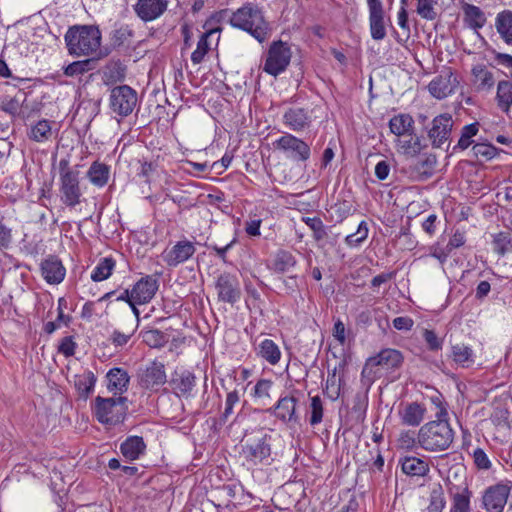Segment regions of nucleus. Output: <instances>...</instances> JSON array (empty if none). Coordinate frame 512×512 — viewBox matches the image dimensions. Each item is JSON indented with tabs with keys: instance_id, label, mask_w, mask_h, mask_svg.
I'll use <instances>...</instances> for the list:
<instances>
[{
	"instance_id": "1",
	"label": "nucleus",
	"mask_w": 512,
	"mask_h": 512,
	"mask_svg": "<svg viewBox=\"0 0 512 512\" xmlns=\"http://www.w3.org/2000/svg\"><path fill=\"white\" fill-rule=\"evenodd\" d=\"M455 432L447 418H436L420 427L417 445L427 452H442L451 447Z\"/></svg>"
},
{
	"instance_id": "2",
	"label": "nucleus",
	"mask_w": 512,
	"mask_h": 512,
	"mask_svg": "<svg viewBox=\"0 0 512 512\" xmlns=\"http://www.w3.org/2000/svg\"><path fill=\"white\" fill-rule=\"evenodd\" d=\"M64 39L70 55L89 56L99 49L101 32L95 26L77 25L68 29Z\"/></svg>"
},
{
	"instance_id": "3",
	"label": "nucleus",
	"mask_w": 512,
	"mask_h": 512,
	"mask_svg": "<svg viewBox=\"0 0 512 512\" xmlns=\"http://www.w3.org/2000/svg\"><path fill=\"white\" fill-rule=\"evenodd\" d=\"M230 23L233 27L247 31L260 43L267 40L271 33L262 11L253 4H246L233 12Z\"/></svg>"
},
{
	"instance_id": "4",
	"label": "nucleus",
	"mask_w": 512,
	"mask_h": 512,
	"mask_svg": "<svg viewBox=\"0 0 512 512\" xmlns=\"http://www.w3.org/2000/svg\"><path fill=\"white\" fill-rule=\"evenodd\" d=\"M58 170L60 201L68 208H75L81 203L83 196L80 172L70 166L69 155L60 159Z\"/></svg>"
},
{
	"instance_id": "5",
	"label": "nucleus",
	"mask_w": 512,
	"mask_h": 512,
	"mask_svg": "<svg viewBox=\"0 0 512 512\" xmlns=\"http://www.w3.org/2000/svg\"><path fill=\"white\" fill-rule=\"evenodd\" d=\"M403 354L392 348L382 349L377 355L369 357L362 369L361 376L372 383L384 373H391L401 368Z\"/></svg>"
},
{
	"instance_id": "6",
	"label": "nucleus",
	"mask_w": 512,
	"mask_h": 512,
	"mask_svg": "<svg viewBox=\"0 0 512 512\" xmlns=\"http://www.w3.org/2000/svg\"><path fill=\"white\" fill-rule=\"evenodd\" d=\"M128 399L124 396L103 398L97 396L93 411L97 420L102 424L117 425L125 420L128 410Z\"/></svg>"
},
{
	"instance_id": "7",
	"label": "nucleus",
	"mask_w": 512,
	"mask_h": 512,
	"mask_svg": "<svg viewBox=\"0 0 512 512\" xmlns=\"http://www.w3.org/2000/svg\"><path fill=\"white\" fill-rule=\"evenodd\" d=\"M271 436L263 430L252 433L242 445V455L254 465L262 463L271 455Z\"/></svg>"
},
{
	"instance_id": "8",
	"label": "nucleus",
	"mask_w": 512,
	"mask_h": 512,
	"mask_svg": "<svg viewBox=\"0 0 512 512\" xmlns=\"http://www.w3.org/2000/svg\"><path fill=\"white\" fill-rule=\"evenodd\" d=\"M138 102L137 92L128 85L114 87L110 91L109 106L121 117L130 115Z\"/></svg>"
},
{
	"instance_id": "9",
	"label": "nucleus",
	"mask_w": 512,
	"mask_h": 512,
	"mask_svg": "<svg viewBox=\"0 0 512 512\" xmlns=\"http://www.w3.org/2000/svg\"><path fill=\"white\" fill-rule=\"evenodd\" d=\"M291 60V50L287 43L281 40L273 42L267 52L263 70L277 76L286 70Z\"/></svg>"
},
{
	"instance_id": "10",
	"label": "nucleus",
	"mask_w": 512,
	"mask_h": 512,
	"mask_svg": "<svg viewBox=\"0 0 512 512\" xmlns=\"http://www.w3.org/2000/svg\"><path fill=\"white\" fill-rule=\"evenodd\" d=\"M453 126L454 120L449 113L440 114L432 120L428 138L433 148H443L446 145V150H448Z\"/></svg>"
},
{
	"instance_id": "11",
	"label": "nucleus",
	"mask_w": 512,
	"mask_h": 512,
	"mask_svg": "<svg viewBox=\"0 0 512 512\" xmlns=\"http://www.w3.org/2000/svg\"><path fill=\"white\" fill-rule=\"evenodd\" d=\"M512 489V482H500L488 487L482 496V507L487 512H503Z\"/></svg>"
},
{
	"instance_id": "12",
	"label": "nucleus",
	"mask_w": 512,
	"mask_h": 512,
	"mask_svg": "<svg viewBox=\"0 0 512 512\" xmlns=\"http://www.w3.org/2000/svg\"><path fill=\"white\" fill-rule=\"evenodd\" d=\"M166 381L165 365L157 360L152 361L138 372V383L144 389L156 391Z\"/></svg>"
},
{
	"instance_id": "13",
	"label": "nucleus",
	"mask_w": 512,
	"mask_h": 512,
	"mask_svg": "<svg viewBox=\"0 0 512 512\" xmlns=\"http://www.w3.org/2000/svg\"><path fill=\"white\" fill-rule=\"evenodd\" d=\"M273 146L277 150L289 152L291 157L297 161L305 162L310 158L311 150L309 145L302 139L286 133L278 138Z\"/></svg>"
},
{
	"instance_id": "14",
	"label": "nucleus",
	"mask_w": 512,
	"mask_h": 512,
	"mask_svg": "<svg viewBox=\"0 0 512 512\" xmlns=\"http://www.w3.org/2000/svg\"><path fill=\"white\" fill-rule=\"evenodd\" d=\"M459 84L451 68H445L428 85L430 94L437 99H444L455 91Z\"/></svg>"
},
{
	"instance_id": "15",
	"label": "nucleus",
	"mask_w": 512,
	"mask_h": 512,
	"mask_svg": "<svg viewBox=\"0 0 512 512\" xmlns=\"http://www.w3.org/2000/svg\"><path fill=\"white\" fill-rule=\"evenodd\" d=\"M215 287L220 301L234 304L241 297L239 281L233 274L223 273L219 275Z\"/></svg>"
},
{
	"instance_id": "16",
	"label": "nucleus",
	"mask_w": 512,
	"mask_h": 512,
	"mask_svg": "<svg viewBox=\"0 0 512 512\" xmlns=\"http://www.w3.org/2000/svg\"><path fill=\"white\" fill-rule=\"evenodd\" d=\"M446 485L451 498L450 512H470L472 492L468 485L465 482L458 485L454 484L450 478L447 479Z\"/></svg>"
},
{
	"instance_id": "17",
	"label": "nucleus",
	"mask_w": 512,
	"mask_h": 512,
	"mask_svg": "<svg viewBox=\"0 0 512 512\" xmlns=\"http://www.w3.org/2000/svg\"><path fill=\"white\" fill-rule=\"evenodd\" d=\"M196 251L193 242L188 240L178 241L170 249L162 252V259L169 267H177L178 265L190 259Z\"/></svg>"
},
{
	"instance_id": "18",
	"label": "nucleus",
	"mask_w": 512,
	"mask_h": 512,
	"mask_svg": "<svg viewBox=\"0 0 512 512\" xmlns=\"http://www.w3.org/2000/svg\"><path fill=\"white\" fill-rule=\"evenodd\" d=\"M1 110L12 118L25 120L30 117V106L27 101V94L19 90L13 97H5L1 101Z\"/></svg>"
},
{
	"instance_id": "19",
	"label": "nucleus",
	"mask_w": 512,
	"mask_h": 512,
	"mask_svg": "<svg viewBox=\"0 0 512 512\" xmlns=\"http://www.w3.org/2000/svg\"><path fill=\"white\" fill-rule=\"evenodd\" d=\"M159 283L153 275L141 277L132 287L134 302L139 305L149 303L158 291Z\"/></svg>"
},
{
	"instance_id": "20",
	"label": "nucleus",
	"mask_w": 512,
	"mask_h": 512,
	"mask_svg": "<svg viewBox=\"0 0 512 512\" xmlns=\"http://www.w3.org/2000/svg\"><path fill=\"white\" fill-rule=\"evenodd\" d=\"M283 123L294 132L304 131L311 126V111L302 107H291L284 112Z\"/></svg>"
},
{
	"instance_id": "21",
	"label": "nucleus",
	"mask_w": 512,
	"mask_h": 512,
	"mask_svg": "<svg viewBox=\"0 0 512 512\" xmlns=\"http://www.w3.org/2000/svg\"><path fill=\"white\" fill-rule=\"evenodd\" d=\"M369 9V24L371 37L382 40L386 36L384 23V8L381 0H366Z\"/></svg>"
},
{
	"instance_id": "22",
	"label": "nucleus",
	"mask_w": 512,
	"mask_h": 512,
	"mask_svg": "<svg viewBox=\"0 0 512 512\" xmlns=\"http://www.w3.org/2000/svg\"><path fill=\"white\" fill-rule=\"evenodd\" d=\"M168 3V0H137L134 11L142 21L149 22L163 15Z\"/></svg>"
},
{
	"instance_id": "23",
	"label": "nucleus",
	"mask_w": 512,
	"mask_h": 512,
	"mask_svg": "<svg viewBox=\"0 0 512 512\" xmlns=\"http://www.w3.org/2000/svg\"><path fill=\"white\" fill-rule=\"evenodd\" d=\"M409 171L412 177L418 180H426L433 175L437 158L434 154H422L416 158H410Z\"/></svg>"
},
{
	"instance_id": "24",
	"label": "nucleus",
	"mask_w": 512,
	"mask_h": 512,
	"mask_svg": "<svg viewBox=\"0 0 512 512\" xmlns=\"http://www.w3.org/2000/svg\"><path fill=\"white\" fill-rule=\"evenodd\" d=\"M66 269L56 256H49L41 263V275L49 284H59L64 280Z\"/></svg>"
},
{
	"instance_id": "25",
	"label": "nucleus",
	"mask_w": 512,
	"mask_h": 512,
	"mask_svg": "<svg viewBox=\"0 0 512 512\" xmlns=\"http://www.w3.org/2000/svg\"><path fill=\"white\" fill-rule=\"evenodd\" d=\"M195 383V375L188 370L175 372L170 380V386L178 397H190Z\"/></svg>"
},
{
	"instance_id": "26",
	"label": "nucleus",
	"mask_w": 512,
	"mask_h": 512,
	"mask_svg": "<svg viewBox=\"0 0 512 512\" xmlns=\"http://www.w3.org/2000/svg\"><path fill=\"white\" fill-rule=\"evenodd\" d=\"M426 407L418 402L407 403L399 410L401 423L406 426L417 427L424 420Z\"/></svg>"
},
{
	"instance_id": "27",
	"label": "nucleus",
	"mask_w": 512,
	"mask_h": 512,
	"mask_svg": "<svg viewBox=\"0 0 512 512\" xmlns=\"http://www.w3.org/2000/svg\"><path fill=\"white\" fill-rule=\"evenodd\" d=\"M107 388L110 392H113L115 395H122L128 390L130 376L127 371L122 368H112L108 371L107 375Z\"/></svg>"
},
{
	"instance_id": "28",
	"label": "nucleus",
	"mask_w": 512,
	"mask_h": 512,
	"mask_svg": "<svg viewBox=\"0 0 512 512\" xmlns=\"http://www.w3.org/2000/svg\"><path fill=\"white\" fill-rule=\"evenodd\" d=\"M296 404L297 400L293 396L280 398L275 406L276 417L285 423H298Z\"/></svg>"
},
{
	"instance_id": "29",
	"label": "nucleus",
	"mask_w": 512,
	"mask_h": 512,
	"mask_svg": "<svg viewBox=\"0 0 512 512\" xmlns=\"http://www.w3.org/2000/svg\"><path fill=\"white\" fill-rule=\"evenodd\" d=\"M471 74L477 91H489L495 84L493 73L483 64L473 66Z\"/></svg>"
},
{
	"instance_id": "30",
	"label": "nucleus",
	"mask_w": 512,
	"mask_h": 512,
	"mask_svg": "<svg viewBox=\"0 0 512 512\" xmlns=\"http://www.w3.org/2000/svg\"><path fill=\"white\" fill-rule=\"evenodd\" d=\"M126 76V66L119 60H110L102 70V80L105 85L122 82Z\"/></svg>"
},
{
	"instance_id": "31",
	"label": "nucleus",
	"mask_w": 512,
	"mask_h": 512,
	"mask_svg": "<svg viewBox=\"0 0 512 512\" xmlns=\"http://www.w3.org/2000/svg\"><path fill=\"white\" fill-rule=\"evenodd\" d=\"M145 450L146 444L141 436H129L120 445L122 455L130 461L138 459Z\"/></svg>"
},
{
	"instance_id": "32",
	"label": "nucleus",
	"mask_w": 512,
	"mask_h": 512,
	"mask_svg": "<svg viewBox=\"0 0 512 512\" xmlns=\"http://www.w3.org/2000/svg\"><path fill=\"white\" fill-rule=\"evenodd\" d=\"M73 383L79 397L87 400L94 390L96 377L92 371L86 370L81 374H76Z\"/></svg>"
},
{
	"instance_id": "33",
	"label": "nucleus",
	"mask_w": 512,
	"mask_h": 512,
	"mask_svg": "<svg viewBox=\"0 0 512 512\" xmlns=\"http://www.w3.org/2000/svg\"><path fill=\"white\" fill-rule=\"evenodd\" d=\"M86 175L94 186L102 188L108 183L110 167L105 163L94 161L90 165Z\"/></svg>"
},
{
	"instance_id": "34",
	"label": "nucleus",
	"mask_w": 512,
	"mask_h": 512,
	"mask_svg": "<svg viewBox=\"0 0 512 512\" xmlns=\"http://www.w3.org/2000/svg\"><path fill=\"white\" fill-rule=\"evenodd\" d=\"M497 107L506 115L509 114L512 107V82L509 80H501L497 84V92L495 97Z\"/></svg>"
},
{
	"instance_id": "35",
	"label": "nucleus",
	"mask_w": 512,
	"mask_h": 512,
	"mask_svg": "<svg viewBox=\"0 0 512 512\" xmlns=\"http://www.w3.org/2000/svg\"><path fill=\"white\" fill-rule=\"evenodd\" d=\"M414 120L409 114H398L389 121L390 131L396 136L412 135Z\"/></svg>"
},
{
	"instance_id": "36",
	"label": "nucleus",
	"mask_w": 512,
	"mask_h": 512,
	"mask_svg": "<svg viewBox=\"0 0 512 512\" xmlns=\"http://www.w3.org/2000/svg\"><path fill=\"white\" fill-rule=\"evenodd\" d=\"M52 124L53 122L47 119L39 120L31 126L28 132L29 139L38 143L49 141L53 135Z\"/></svg>"
},
{
	"instance_id": "37",
	"label": "nucleus",
	"mask_w": 512,
	"mask_h": 512,
	"mask_svg": "<svg viewBox=\"0 0 512 512\" xmlns=\"http://www.w3.org/2000/svg\"><path fill=\"white\" fill-rule=\"evenodd\" d=\"M402 471L409 476L423 477L430 471L429 465L417 457H405L401 463Z\"/></svg>"
},
{
	"instance_id": "38",
	"label": "nucleus",
	"mask_w": 512,
	"mask_h": 512,
	"mask_svg": "<svg viewBox=\"0 0 512 512\" xmlns=\"http://www.w3.org/2000/svg\"><path fill=\"white\" fill-rule=\"evenodd\" d=\"M257 355L271 365H276L281 359V351L278 345L271 339H265L259 344Z\"/></svg>"
},
{
	"instance_id": "39",
	"label": "nucleus",
	"mask_w": 512,
	"mask_h": 512,
	"mask_svg": "<svg viewBox=\"0 0 512 512\" xmlns=\"http://www.w3.org/2000/svg\"><path fill=\"white\" fill-rule=\"evenodd\" d=\"M496 28L505 43L512 45V11H504L497 15Z\"/></svg>"
},
{
	"instance_id": "40",
	"label": "nucleus",
	"mask_w": 512,
	"mask_h": 512,
	"mask_svg": "<svg viewBox=\"0 0 512 512\" xmlns=\"http://www.w3.org/2000/svg\"><path fill=\"white\" fill-rule=\"evenodd\" d=\"M216 33V29H211L200 36V39L198 40L197 43V47L191 54V61L194 64H200L203 61L205 55L211 49V43L209 39Z\"/></svg>"
},
{
	"instance_id": "41",
	"label": "nucleus",
	"mask_w": 512,
	"mask_h": 512,
	"mask_svg": "<svg viewBox=\"0 0 512 512\" xmlns=\"http://www.w3.org/2000/svg\"><path fill=\"white\" fill-rule=\"evenodd\" d=\"M96 67V58H88L85 60L74 61L64 68V74L68 77L79 76L96 69Z\"/></svg>"
},
{
	"instance_id": "42",
	"label": "nucleus",
	"mask_w": 512,
	"mask_h": 512,
	"mask_svg": "<svg viewBox=\"0 0 512 512\" xmlns=\"http://www.w3.org/2000/svg\"><path fill=\"white\" fill-rule=\"evenodd\" d=\"M115 267V260L111 257H105L100 259L96 267L91 273V279L94 282H100L108 279Z\"/></svg>"
},
{
	"instance_id": "43",
	"label": "nucleus",
	"mask_w": 512,
	"mask_h": 512,
	"mask_svg": "<svg viewBox=\"0 0 512 512\" xmlns=\"http://www.w3.org/2000/svg\"><path fill=\"white\" fill-rule=\"evenodd\" d=\"M296 258L287 250H279L274 258V270L279 273H285L296 265Z\"/></svg>"
},
{
	"instance_id": "44",
	"label": "nucleus",
	"mask_w": 512,
	"mask_h": 512,
	"mask_svg": "<svg viewBox=\"0 0 512 512\" xmlns=\"http://www.w3.org/2000/svg\"><path fill=\"white\" fill-rule=\"evenodd\" d=\"M446 506L445 494L440 484L435 485L429 496L427 512H442Z\"/></svg>"
},
{
	"instance_id": "45",
	"label": "nucleus",
	"mask_w": 512,
	"mask_h": 512,
	"mask_svg": "<svg viewBox=\"0 0 512 512\" xmlns=\"http://www.w3.org/2000/svg\"><path fill=\"white\" fill-rule=\"evenodd\" d=\"M399 145L402 153L409 159L419 156L421 151L426 147V144L422 143V139L419 136L412 137L409 140L400 141Z\"/></svg>"
},
{
	"instance_id": "46",
	"label": "nucleus",
	"mask_w": 512,
	"mask_h": 512,
	"mask_svg": "<svg viewBox=\"0 0 512 512\" xmlns=\"http://www.w3.org/2000/svg\"><path fill=\"white\" fill-rule=\"evenodd\" d=\"M479 131V123L474 122L468 125H465L461 130V135L458 140V143L454 146L453 150H465L467 149L472 143V138L477 135Z\"/></svg>"
},
{
	"instance_id": "47",
	"label": "nucleus",
	"mask_w": 512,
	"mask_h": 512,
	"mask_svg": "<svg viewBox=\"0 0 512 512\" xmlns=\"http://www.w3.org/2000/svg\"><path fill=\"white\" fill-rule=\"evenodd\" d=\"M464 13L470 27L477 29L484 26L486 17L479 7L466 4L464 6Z\"/></svg>"
},
{
	"instance_id": "48",
	"label": "nucleus",
	"mask_w": 512,
	"mask_h": 512,
	"mask_svg": "<svg viewBox=\"0 0 512 512\" xmlns=\"http://www.w3.org/2000/svg\"><path fill=\"white\" fill-rule=\"evenodd\" d=\"M493 249L500 256L512 250V237L509 232L501 231L493 236Z\"/></svg>"
},
{
	"instance_id": "49",
	"label": "nucleus",
	"mask_w": 512,
	"mask_h": 512,
	"mask_svg": "<svg viewBox=\"0 0 512 512\" xmlns=\"http://www.w3.org/2000/svg\"><path fill=\"white\" fill-rule=\"evenodd\" d=\"M472 356V349L464 344H456L451 347L453 361L461 366H466L467 363L472 362Z\"/></svg>"
},
{
	"instance_id": "50",
	"label": "nucleus",
	"mask_w": 512,
	"mask_h": 512,
	"mask_svg": "<svg viewBox=\"0 0 512 512\" xmlns=\"http://www.w3.org/2000/svg\"><path fill=\"white\" fill-rule=\"evenodd\" d=\"M437 2V0H418L416 8L417 14L425 20H435L438 16L435 8Z\"/></svg>"
},
{
	"instance_id": "51",
	"label": "nucleus",
	"mask_w": 512,
	"mask_h": 512,
	"mask_svg": "<svg viewBox=\"0 0 512 512\" xmlns=\"http://www.w3.org/2000/svg\"><path fill=\"white\" fill-rule=\"evenodd\" d=\"M340 390L341 379H337L336 369H334L332 373H328V377L324 388V394L332 401H335L340 396Z\"/></svg>"
},
{
	"instance_id": "52",
	"label": "nucleus",
	"mask_w": 512,
	"mask_h": 512,
	"mask_svg": "<svg viewBox=\"0 0 512 512\" xmlns=\"http://www.w3.org/2000/svg\"><path fill=\"white\" fill-rule=\"evenodd\" d=\"M133 36V31L127 25H122L111 33V44L114 47L122 46L129 42L130 38Z\"/></svg>"
},
{
	"instance_id": "53",
	"label": "nucleus",
	"mask_w": 512,
	"mask_h": 512,
	"mask_svg": "<svg viewBox=\"0 0 512 512\" xmlns=\"http://www.w3.org/2000/svg\"><path fill=\"white\" fill-rule=\"evenodd\" d=\"M310 418L309 423L312 426L318 425L323 419V404L321 398L316 395L310 399Z\"/></svg>"
},
{
	"instance_id": "54",
	"label": "nucleus",
	"mask_w": 512,
	"mask_h": 512,
	"mask_svg": "<svg viewBox=\"0 0 512 512\" xmlns=\"http://www.w3.org/2000/svg\"><path fill=\"white\" fill-rule=\"evenodd\" d=\"M303 222L313 231L316 241H321L327 236L326 228L319 217H304Z\"/></svg>"
},
{
	"instance_id": "55",
	"label": "nucleus",
	"mask_w": 512,
	"mask_h": 512,
	"mask_svg": "<svg viewBox=\"0 0 512 512\" xmlns=\"http://www.w3.org/2000/svg\"><path fill=\"white\" fill-rule=\"evenodd\" d=\"M368 226L365 221H361L355 233L349 234L345 238V242L350 247H357L368 237Z\"/></svg>"
},
{
	"instance_id": "56",
	"label": "nucleus",
	"mask_w": 512,
	"mask_h": 512,
	"mask_svg": "<svg viewBox=\"0 0 512 512\" xmlns=\"http://www.w3.org/2000/svg\"><path fill=\"white\" fill-rule=\"evenodd\" d=\"M143 341L150 347L158 348L166 343L165 334L157 329H151L143 332Z\"/></svg>"
},
{
	"instance_id": "57",
	"label": "nucleus",
	"mask_w": 512,
	"mask_h": 512,
	"mask_svg": "<svg viewBox=\"0 0 512 512\" xmlns=\"http://www.w3.org/2000/svg\"><path fill=\"white\" fill-rule=\"evenodd\" d=\"M472 151L477 158L490 160L495 157L497 149L488 143H476L473 145Z\"/></svg>"
},
{
	"instance_id": "58",
	"label": "nucleus",
	"mask_w": 512,
	"mask_h": 512,
	"mask_svg": "<svg viewBox=\"0 0 512 512\" xmlns=\"http://www.w3.org/2000/svg\"><path fill=\"white\" fill-rule=\"evenodd\" d=\"M273 386V382L269 379H260L259 381H257L255 387H254V392H253V396L256 398V399H259V400H266V399H269L270 398V390Z\"/></svg>"
},
{
	"instance_id": "59",
	"label": "nucleus",
	"mask_w": 512,
	"mask_h": 512,
	"mask_svg": "<svg viewBox=\"0 0 512 512\" xmlns=\"http://www.w3.org/2000/svg\"><path fill=\"white\" fill-rule=\"evenodd\" d=\"M430 401L437 408L435 413L436 418L448 417L447 403L445 402L442 394L436 391L434 395L430 396Z\"/></svg>"
},
{
	"instance_id": "60",
	"label": "nucleus",
	"mask_w": 512,
	"mask_h": 512,
	"mask_svg": "<svg viewBox=\"0 0 512 512\" xmlns=\"http://www.w3.org/2000/svg\"><path fill=\"white\" fill-rule=\"evenodd\" d=\"M423 338L431 351L442 349L443 340L440 339L433 330L424 329Z\"/></svg>"
},
{
	"instance_id": "61",
	"label": "nucleus",
	"mask_w": 512,
	"mask_h": 512,
	"mask_svg": "<svg viewBox=\"0 0 512 512\" xmlns=\"http://www.w3.org/2000/svg\"><path fill=\"white\" fill-rule=\"evenodd\" d=\"M135 329L127 332H121L119 330H114L110 335L109 340L115 347H123L128 343L131 337L134 335Z\"/></svg>"
},
{
	"instance_id": "62",
	"label": "nucleus",
	"mask_w": 512,
	"mask_h": 512,
	"mask_svg": "<svg viewBox=\"0 0 512 512\" xmlns=\"http://www.w3.org/2000/svg\"><path fill=\"white\" fill-rule=\"evenodd\" d=\"M239 394L236 390L231 391L226 396L225 409L221 416V420L226 422L228 417L233 413L234 405L239 402Z\"/></svg>"
},
{
	"instance_id": "63",
	"label": "nucleus",
	"mask_w": 512,
	"mask_h": 512,
	"mask_svg": "<svg viewBox=\"0 0 512 512\" xmlns=\"http://www.w3.org/2000/svg\"><path fill=\"white\" fill-rule=\"evenodd\" d=\"M472 456L478 469L488 470L491 468V462L482 448L474 449Z\"/></svg>"
},
{
	"instance_id": "64",
	"label": "nucleus",
	"mask_w": 512,
	"mask_h": 512,
	"mask_svg": "<svg viewBox=\"0 0 512 512\" xmlns=\"http://www.w3.org/2000/svg\"><path fill=\"white\" fill-rule=\"evenodd\" d=\"M76 343L73 341L71 336L64 337L59 346L58 352L63 354L65 357H71L75 354Z\"/></svg>"
}]
</instances>
